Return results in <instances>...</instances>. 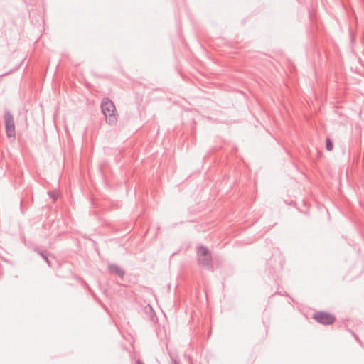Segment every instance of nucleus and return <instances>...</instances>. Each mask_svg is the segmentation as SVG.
I'll list each match as a JSON object with an SVG mask.
<instances>
[{
  "label": "nucleus",
  "instance_id": "nucleus-6",
  "mask_svg": "<svg viewBox=\"0 0 364 364\" xmlns=\"http://www.w3.org/2000/svg\"><path fill=\"white\" fill-rule=\"evenodd\" d=\"M333 149V144L331 141V139L328 138L326 139V149L330 151H332Z\"/></svg>",
  "mask_w": 364,
  "mask_h": 364
},
{
  "label": "nucleus",
  "instance_id": "nucleus-2",
  "mask_svg": "<svg viewBox=\"0 0 364 364\" xmlns=\"http://www.w3.org/2000/svg\"><path fill=\"white\" fill-rule=\"evenodd\" d=\"M198 261L202 266H208L210 264L211 261V256L208 249L203 246H200L198 248Z\"/></svg>",
  "mask_w": 364,
  "mask_h": 364
},
{
  "label": "nucleus",
  "instance_id": "nucleus-3",
  "mask_svg": "<svg viewBox=\"0 0 364 364\" xmlns=\"http://www.w3.org/2000/svg\"><path fill=\"white\" fill-rule=\"evenodd\" d=\"M314 318L324 325H330L334 323L335 316L330 313L320 311L314 315Z\"/></svg>",
  "mask_w": 364,
  "mask_h": 364
},
{
  "label": "nucleus",
  "instance_id": "nucleus-1",
  "mask_svg": "<svg viewBox=\"0 0 364 364\" xmlns=\"http://www.w3.org/2000/svg\"><path fill=\"white\" fill-rule=\"evenodd\" d=\"M101 107L107 122L109 124H114L117 119L116 107L114 103L109 100L106 99L102 101Z\"/></svg>",
  "mask_w": 364,
  "mask_h": 364
},
{
  "label": "nucleus",
  "instance_id": "nucleus-7",
  "mask_svg": "<svg viewBox=\"0 0 364 364\" xmlns=\"http://www.w3.org/2000/svg\"><path fill=\"white\" fill-rule=\"evenodd\" d=\"M50 196L52 197V198L55 201L58 198L60 193L58 192L50 193Z\"/></svg>",
  "mask_w": 364,
  "mask_h": 364
},
{
  "label": "nucleus",
  "instance_id": "nucleus-5",
  "mask_svg": "<svg viewBox=\"0 0 364 364\" xmlns=\"http://www.w3.org/2000/svg\"><path fill=\"white\" fill-rule=\"evenodd\" d=\"M109 269H110L111 272H112L113 273H115L119 276H123V274H124L123 270L117 266L110 265Z\"/></svg>",
  "mask_w": 364,
  "mask_h": 364
},
{
  "label": "nucleus",
  "instance_id": "nucleus-4",
  "mask_svg": "<svg viewBox=\"0 0 364 364\" xmlns=\"http://www.w3.org/2000/svg\"><path fill=\"white\" fill-rule=\"evenodd\" d=\"M4 119L7 136L9 138L14 139L16 136V132L13 116L10 112H6L4 116Z\"/></svg>",
  "mask_w": 364,
  "mask_h": 364
}]
</instances>
